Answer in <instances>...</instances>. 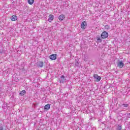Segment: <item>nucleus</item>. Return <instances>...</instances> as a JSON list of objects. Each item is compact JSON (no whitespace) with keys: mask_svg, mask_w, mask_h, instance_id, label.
Masks as SVG:
<instances>
[{"mask_svg":"<svg viewBox=\"0 0 130 130\" xmlns=\"http://www.w3.org/2000/svg\"><path fill=\"white\" fill-rule=\"evenodd\" d=\"M44 109L46 110V111H47V110H49L50 109V105L47 104L44 106Z\"/></svg>","mask_w":130,"mask_h":130,"instance_id":"obj_12","label":"nucleus"},{"mask_svg":"<svg viewBox=\"0 0 130 130\" xmlns=\"http://www.w3.org/2000/svg\"><path fill=\"white\" fill-rule=\"evenodd\" d=\"M81 29H83V30H85L87 28V22L85 21L82 22V23L81 24Z\"/></svg>","mask_w":130,"mask_h":130,"instance_id":"obj_5","label":"nucleus"},{"mask_svg":"<svg viewBox=\"0 0 130 130\" xmlns=\"http://www.w3.org/2000/svg\"><path fill=\"white\" fill-rule=\"evenodd\" d=\"M27 3L29 5H33L34 4V0H27Z\"/></svg>","mask_w":130,"mask_h":130,"instance_id":"obj_16","label":"nucleus"},{"mask_svg":"<svg viewBox=\"0 0 130 130\" xmlns=\"http://www.w3.org/2000/svg\"><path fill=\"white\" fill-rule=\"evenodd\" d=\"M101 38H101V37H96L97 42L99 43L102 42V39Z\"/></svg>","mask_w":130,"mask_h":130,"instance_id":"obj_15","label":"nucleus"},{"mask_svg":"<svg viewBox=\"0 0 130 130\" xmlns=\"http://www.w3.org/2000/svg\"><path fill=\"white\" fill-rule=\"evenodd\" d=\"M118 114L119 116H121V117H123V118L126 117V113H124V111H121L120 112H119Z\"/></svg>","mask_w":130,"mask_h":130,"instance_id":"obj_3","label":"nucleus"},{"mask_svg":"<svg viewBox=\"0 0 130 130\" xmlns=\"http://www.w3.org/2000/svg\"><path fill=\"white\" fill-rule=\"evenodd\" d=\"M126 117L127 118H130V114L129 113H128V114L126 113Z\"/></svg>","mask_w":130,"mask_h":130,"instance_id":"obj_22","label":"nucleus"},{"mask_svg":"<svg viewBox=\"0 0 130 130\" xmlns=\"http://www.w3.org/2000/svg\"><path fill=\"white\" fill-rule=\"evenodd\" d=\"M0 130H4V127L3 126H0Z\"/></svg>","mask_w":130,"mask_h":130,"instance_id":"obj_24","label":"nucleus"},{"mask_svg":"<svg viewBox=\"0 0 130 130\" xmlns=\"http://www.w3.org/2000/svg\"><path fill=\"white\" fill-rule=\"evenodd\" d=\"M0 53L3 54V53H6V51L4 49H0Z\"/></svg>","mask_w":130,"mask_h":130,"instance_id":"obj_18","label":"nucleus"},{"mask_svg":"<svg viewBox=\"0 0 130 130\" xmlns=\"http://www.w3.org/2000/svg\"><path fill=\"white\" fill-rule=\"evenodd\" d=\"M37 66L38 68H43V66H44V63L42 61H39L37 62Z\"/></svg>","mask_w":130,"mask_h":130,"instance_id":"obj_6","label":"nucleus"},{"mask_svg":"<svg viewBox=\"0 0 130 130\" xmlns=\"http://www.w3.org/2000/svg\"><path fill=\"white\" fill-rule=\"evenodd\" d=\"M64 18H65L64 15H63V14H61L59 16L58 19L59 21H63Z\"/></svg>","mask_w":130,"mask_h":130,"instance_id":"obj_13","label":"nucleus"},{"mask_svg":"<svg viewBox=\"0 0 130 130\" xmlns=\"http://www.w3.org/2000/svg\"><path fill=\"white\" fill-rule=\"evenodd\" d=\"M117 67L118 68H119L120 69H122V68L124 67V64L123 63V62H122V61H121L119 59L117 62Z\"/></svg>","mask_w":130,"mask_h":130,"instance_id":"obj_1","label":"nucleus"},{"mask_svg":"<svg viewBox=\"0 0 130 130\" xmlns=\"http://www.w3.org/2000/svg\"><path fill=\"white\" fill-rule=\"evenodd\" d=\"M50 59H51V60H55L56 59V54H53L49 56Z\"/></svg>","mask_w":130,"mask_h":130,"instance_id":"obj_9","label":"nucleus"},{"mask_svg":"<svg viewBox=\"0 0 130 130\" xmlns=\"http://www.w3.org/2000/svg\"><path fill=\"white\" fill-rule=\"evenodd\" d=\"M101 37L103 39H105V38H107L108 37V33L107 31H103L102 33Z\"/></svg>","mask_w":130,"mask_h":130,"instance_id":"obj_2","label":"nucleus"},{"mask_svg":"<svg viewBox=\"0 0 130 130\" xmlns=\"http://www.w3.org/2000/svg\"><path fill=\"white\" fill-rule=\"evenodd\" d=\"M11 21H17L18 20V17L16 15H13L11 17Z\"/></svg>","mask_w":130,"mask_h":130,"instance_id":"obj_10","label":"nucleus"},{"mask_svg":"<svg viewBox=\"0 0 130 130\" xmlns=\"http://www.w3.org/2000/svg\"><path fill=\"white\" fill-rule=\"evenodd\" d=\"M105 88H108L109 89V88H110V85H106Z\"/></svg>","mask_w":130,"mask_h":130,"instance_id":"obj_23","label":"nucleus"},{"mask_svg":"<svg viewBox=\"0 0 130 130\" xmlns=\"http://www.w3.org/2000/svg\"><path fill=\"white\" fill-rule=\"evenodd\" d=\"M122 106H123V107H128V104H123L122 105Z\"/></svg>","mask_w":130,"mask_h":130,"instance_id":"obj_21","label":"nucleus"},{"mask_svg":"<svg viewBox=\"0 0 130 130\" xmlns=\"http://www.w3.org/2000/svg\"><path fill=\"white\" fill-rule=\"evenodd\" d=\"M54 19V16H53V15H52V14H50L49 16V18H48V21L50 23H51V22H52V21H53Z\"/></svg>","mask_w":130,"mask_h":130,"instance_id":"obj_7","label":"nucleus"},{"mask_svg":"<svg viewBox=\"0 0 130 130\" xmlns=\"http://www.w3.org/2000/svg\"><path fill=\"white\" fill-rule=\"evenodd\" d=\"M122 128V127H121V124H119V125L117 126L116 129V130H121V128Z\"/></svg>","mask_w":130,"mask_h":130,"instance_id":"obj_17","label":"nucleus"},{"mask_svg":"<svg viewBox=\"0 0 130 130\" xmlns=\"http://www.w3.org/2000/svg\"><path fill=\"white\" fill-rule=\"evenodd\" d=\"M109 28H110V27H109V25H106L105 26V29H106V30H108L109 29Z\"/></svg>","mask_w":130,"mask_h":130,"instance_id":"obj_20","label":"nucleus"},{"mask_svg":"<svg viewBox=\"0 0 130 130\" xmlns=\"http://www.w3.org/2000/svg\"><path fill=\"white\" fill-rule=\"evenodd\" d=\"M59 81L60 83H62L63 84H64L66 83V77L64 75H61L60 78H59Z\"/></svg>","mask_w":130,"mask_h":130,"instance_id":"obj_4","label":"nucleus"},{"mask_svg":"<svg viewBox=\"0 0 130 130\" xmlns=\"http://www.w3.org/2000/svg\"><path fill=\"white\" fill-rule=\"evenodd\" d=\"M25 94H26V90H22L19 93V94L20 95V96H24V95Z\"/></svg>","mask_w":130,"mask_h":130,"instance_id":"obj_14","label":"nucleus"},{"mask_svg":"<svg viewBox=\"0 0 130 130\" xmlns=\"http://www.w3.org/2000/svg\"><path fill=\"white\" fill-rule=\"evenodd\" d=\"M96 103H97V104H100V103H101V101H100V99H97L96 101H95Z\"/></svg>","mask_w":130,"mask_h":130,"instance_id":"obj_19","label":"nucleus"},{"mask_svg":"<svg viewBox=\"0 0 130 130\" xmlns=\"http://www.w3.org/2000/svg\"><path fill=\"white\" fill-rule=\"evenodd\" d=\"M93 78L95 80H96V81H98V82L100 81V80H101V77L98 76L97 74H94L93 75Z\"/></svg>","mask_w":130,"mask_h":130,"instance_id":"obj_8","label":"nucleus"},{"mask_svg":"<svg viewBox=\"0 0 130 130\" xmlns=\"http://www.w3.org/2000/svg\"><path fill=\"white\" fill-rule=\"evenodd\" d=\"M107 88H108V87H107V89H108Z\"/></svg>","mask_w":130,"mask_h":130,"instance_id":"obj_25","label":"nucleus"},{"mask_svg":"<svg viewBox=\"0 0 130 130\" xmlns=\"http://www.w3.org/2000/svg\"><path fill=\"white\" fill-rule=\"evenodd\" d=\"M79 66H80V60L77 58L75 59V66L79 67Z\"/></svg>","mask_w":130,"mask_h":130,"instance_id":"obj_11","label":"nucleus"}]
</instances>
